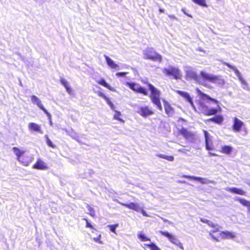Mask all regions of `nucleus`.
<instances>
[{"mask_svg":"<svg viewBox=\"0 0 250 250\" xmlns=\"http://www.w3.org/2000/svg\"><path fill=\"white\" fill-rule=\"evenodd\" d=\"M87 209L89 211L88 214L92 217H93V218L95 217L96 214H95V211L94 209L89 206H87Z\"/></svg>","mask_w":250,"mask_h":250,"instance_id":"32","label":"nucleus"},{"mask_svg":"<svg viewBox=\"0 0 250 250\" xmlns=\"http://www.w3.org/2000/svg\"><path fill=\"white\" fill-rule=\"evenodd\" d=\"M211 239L215 242H219L221 240L233 239L235 237L234 232L229 231H219V228L211 230L209 232Z\"/></svg>","mask_w":250,"mask_h":250,"instance_id":"3","label":"nucleus"},{"mask_svg":"<svg viewBox=\"0 0 250 250\" xmlns=\"http://www.w3.org/2000/svg\"><path fill=\"white\" fill-rule=\"evenodd\" d=\"M96 82L98 84L106 87L111 91H113L114 90L113 88L108 84L104 79H101V80L97 81Z\"/></svg>","mask_w":250,"mask_h":250,"instance_id":"23","label":"nucleus"},{"mask_svg":"<svg viewBox=\"0 0 250 250\" xmlns=\"http://www.w3.org/2000/svg\"><path fill=\"white\" fill-rule=\"evenodd\" d=\"M101 234H99L97 237L93 238V240L96 242H97L100 244H103V242L102 241H101Z\"/></svg>","mask_w":250,"mask_h":250,"instance_id":"37","label":"nucleus"},{"mask_svg":"<svg viewBox=\"0 0 250 250\" xmlns=\"http://www.w3.org/2000/svg\"><path fill=\"white\" fill-rule=\"evenodd\" d=\"M121 114L120 112H119L118 111H115V114L114 115V119L119 121V122H120L121 123H124L125 121L124 120H123L121 118Z\"/></svg>","mask_w":250,"mask_h":250,"instance_id":"30","label":"nucleus"},{"mask_svg":"<svg viewBox=\"0 0 250 250\" xmlns=\"http://www.w3.org/2000/svg\"><path fill=\"white\" fill-rule=\"evenodd\" d=\"M46 142L47 145L51 148H54L56 147V146L53 144L51 141L49 139V138L46 136Z\"/></svg>","mask_w":250,"mask_h":250,"instance_id":"36","label":"nucleus"},{"mask_svg":"<svg viewBox=\"0 0 250 250\" xmlns=\"http://www.w3.org/2000/svg\"><path fill=\"white\" fill-rule=\"evenodd\" d=\"M118 227V224L110 225L108 226L110 230L112 232L116 233V229Z\"/></svg>","mask_w":250,"mask_h":250,"instance_id":"35","label":"nucleus"},{"mask_svg":"<svg viewBox=\"0 0 250 250\" xmlns=\"http://www.w3.org/2000/svg\"><path fill=\"white\" fill-rule=\"evenodd\" d=\"M121 205L124 206L125 207L132 209L133 210H135L136 211L139 212L140 210V207L138 204L135 203L133 202H131L129 203H120Z\"/></svg>","mask_w":250,"mask_h":250,"instance_id":"16","label":"nucleus"},{"mask_svg":"<svg viewBox=\"0 0 250 250\" xmlns=\"http://www.w3.org/2000/svg\"><path fill=\"white\" fill-rule=\"evenodd\" d=\"M14 153L17 156V160L24 166H28L31 162V158L29 156L24 155L25 151L21 150L17 147L12 148Z\"/></svg>","mask_w":250,"mask_h":250,"instance_id":"5","label":"nucleus"},{"mask_svg":"<svg viewBox=\"0 0 250 250\" xmlns=\"http://www.w3.org/2000/svg\"><path fill=\"white\" fill-rule=\"evenodd\" d=\"M140 211H141V212L142 213V214H143V216H146V217L149 216V215L146 213V212L144 209L141 208H140Z\"/></svg>","mask_w":250,"mask_h":250,"instance_id":"42","label":"nucleus"},{"mask_svg":"<svg viewBox=\"0 0 250 250\" xmlns=\"http://www.w3.org/2000/svg\"><path fill=\"white\" fill-rule=\"evenodd\" d=\"M241 205L248 208H250V201L243 198H238L237 199Z\"/></svg>","mask_w":250,"mask_h":250,"instance_id":"27","label":"nucleus"},{"mask_svg":"<svg viewBox=\"0 0 250 250\" xmlns=\"http://www.w3.org/2000/svg\"><path fill=\"white\" fill-rule=\"evenodd\" d=\"M157 156L160 158L165 159L168 161H173L174 158L172 156H167L164 154H159L157 155Z\"/></svg>","mask_w":250,"mask_h":250,"instance_id":"29","label":"nucleus"},{"mask_svg":"<svg viewBox=\"0 0 250 250\" xmlns=\"http://www.w3.org/2000/svg\"><path fill=\"white\" fill-rule=\"evenodd\" d=\"M243 128H245V124L243 122L237 117L233 118L232 129L234 132H240Z\"/></svg>","mask_w":250,"mask_h":250,"instance_id":"12","label":"nucleus"},{"mask_svg":"<svg viewBox=\"0 0 250 250\" xmlns=\"http://www.w3.org/2000/svg\"><path fill=\"white\" fill-rule=\"evenodd\" d=\"M229 192L240 195H246V192L243 189L237 188H229L227 189Z\"/></svg>","mask_w":250,"mask_h":250,"instance_id":"19","label":"nucleus"},{"mask_svg":"<svg viewBox=\"0 0 250 250\" xmlns=\"http://www.w3.org/2000/svg\"><path fill=\"white\" fill-rule=\"evenodd\" d=\"M164 106L166 113L168 116H171L174 112V110L171 104L168 102L164 101Z\"/></svg>","mask_w":250,"mask_h":250,"instance_id":"18","label":"nucleus"},{"mask_svg":"<svg viewBox=\"0 0 250 250\" xmlns=\"http://www.w3.org/2000/svg\"><path fill=\"white\" fill-rule=\"evenodd\" d=\"M126 85L128 86L130 89L132 90L134 92L140 94H142L144 95H147L148 92L147 90L141 86H139L138 84H136L133 82H127Z\"/></svg>","mask_w":250,"mask_h":250,"instance_id":"8","label":"nucleus"},{"mask_svg":"<svg viewBox=\"0 0 250 250\" xmlns=\"http://www.w3.org/2000/svg\"><path fill=\"white\" fill-rule=\"evenodd\" d=\"M144 58L153 62H162V56L156 52L153 48H148L144 52Z\"/></svg>","mask_w":250,"mask_h":250,"instance_id":"7","label":"nucleus"},{"mask_svg":"<svg viewBox=\"0 0 250 250\" xmlns=\"http://www.w3.org/2000/svg\"><path fill=\"white\" fill-rule=\"evenodd\" d=\"M96 93L98 96L103 98L112 109H114V106L113 103L111 102L110 100L108 97H107L103 92L98 91Z\"/></svg>","mask_w":250,"mask_h":250,"instance_id":"21","label":"nucleus"},{"mask_svg":"<svg viewBox=\"0 0 250 250\" xmlns=\"http://www.w3.org/2000/svg\"><path fill=\"white\" fill-rule=\"evenodd\" d=\"M168 17L170 18V19H176L175 17L174 16V15H169Z\"/></svg>","mask_w":250,"mask_h":250,"instance_id":"44","label":"nucleus"},{"mask_svg":"<svg viewBox=\"0 0 250 250\" xmlns=\"http://www.w3.org/2000/svg\"><path fill=\"white\" fill-rule=\"evenodd\" d=\"M163 73L167 76H172L176 80H181L182 78V74L181 70L176 67L169 66L168 68H164L163 69Z\"/></svg>","mask_w":250,"mask_h":250,"instance_id":"6","label":"nucleus"},{"mask_svg":"<svg viewBox=\"0 0 250 250\" xmlns=\"http://www.w3.org/2000/svg\"><path fill=\"white\" fill-rule=\"evenodd\" d=\"M191 77L195 81H198L199 79V77L196 73L192 72L191 73Z\"/></svg>","mask_w":250,"mask_h":250,"instance_id":"39","label":"nucleus"},{"mask_svg":"<svg viewBox=\"0 0 250 250\" xmlns=\"http://www.w3.org/2000/svg\"><path fill=\"white\" fill-rule=\"evenodd\" d=\"M232 151V147L230 146H224L221 148V152L226 154H229Z\"/></svg>","mask_w":250,"mask_h":250,"instance_id":"25","label":"nucleus"},{"mask_svg":"<svg viewBox=\"0 0 250 250\" xmlns=\"http://www.w3.org/2000/svg\"><path fill=\"white\" fill-rule=\"evenodd\" d=\"M200 76L204 81L214 83L220 87H224L226 83L225 79L221 75L209 74L202 71L200 72Z\"/></svg>","mask_w":250,"mask_h":250,"instance_id":"4","label":"nucleus"},{"mask_svg":"<svg viewBox=\"0 0 250 250\" xmlns=\"http://www.w3.org/2000/svg\"><path fill=\"white\" fill-rule=\"evenodd\" d=\"M159 11H160V12L164 13V11H165V10H164V9L160 8V9H159Z\"/></svg>","mask_w":250,"mask_h":250,"instance_id":"45","label":"nucleus"},{"mask_svg":"<svg viewBox=\"0 0 250 250\" xmlns=\"http://www.w3.org/2000/svg\"><path fill=\"white\" fill-rule=\"evenodd\" d=\"M197 91L202 99L196 101L199 112L202 113L206 116L215 115L208 119L207 121L213 122L219 125H222L224 121L223 116L221 115H215L220 111L221 109L219 105H218L219 101L202 92L199 89H197Z\"/></svg>","mask_w":250,"mask_h":250,"instance_id":"1","label":"nucleus"},{"mask_svg":"<svg viewBox=\"0 0 250 250\" xmlns=\"http://www.w3.org/2000/svg\"><path fill=\"white\" fill-rule=\"evenodd\" d=\"M179 133L186 139H191L194 137V134L192 132L188 131L187 128L184 127H182L179 131Z\"/></svg>","mask_w":250,"mask_h":250,"instance_id":"17","label":"nucleus"},{"mask_svg":"<svg viewBox=\"0 0 250 250\" xmlns=\"http://www.w3.org/2000/svg\"><path fill=\"white\" fill-rule=\"evenodd\" d=\"M144 83L147 85L150 91L149 97L151 102L156 106L159 110L161 111L163 107L161 103V91L146 81L144 82Z\"/></svg>","mask_w":250,"mask_h":250,"instance_id":"2","label":"nucleus"},{"mask_svg":"<svg viewBox=\"0 0 250 250\" xmlns=\"http://www.w3.org/2000/svg\"><path fill=\"white\" fill-rule=\"evenodd\" d=\"M137 112L140 116L144 118H146L154 114V110L147 105L140 106Z\"/></svg>","mask_w":250,"mask_h":250,"instance_id":"9","label":"nucleus"},{"mask_svg":"<svg viewBox=\"0 0 250 250\" xmlns=\"http://www.w3.org/2000/svg\"><path fill=\"white\" fill-rule=\"evenodd\" d=\"M145 246L149 248L150 250H160V249L154 243L146 244Z\"/></svg>","mask_w":250,"mask_h":250,"instance_id":"31","label":"nucleus"},{"mask_svg":"<svg viewBox=\"0 0 250 250\" xmlns=\"http://www.w3.org/2000/svg\"><path fill=\"white\" fill-rule=\"evenodd\" d=\"M204 134L205 138L206 148L208 150L213 149L212 143L209 142V135L208 131L204 130Z\"/></svg>","mask_w":250,"mask_h":250,"instance_id":"20","label":"nucleus"},{"mask_svg":"<svg viewBox=\"0 0 250 250\" xmlns=\"http://www.w3.org/2000/svg\"><path fill=\"white\" fill-rule=\"evenodd\" d=\"M176 92L179 95L185 98L190 104V105L194 109V110H196L195 105L194 104L192 98L190 97L189 94L188 92L182 91L180 90H177Z\"/></svg>","mask_w":250,"mask_h":250,"instance_id":"15","label":"nucleus"},{"mask_svg":"<svg viewBox=\"0 0 250 250\" xmlns=\"http://www.w3.org/2000/svg\"><path fill=\"white\" fill-rule=\"evenodd\" d=\"M159 232L162 235L167 238V239L172 243L176 245L182 250H184V247L182 244L179 242L173 235L170 234L167 231H160Z\"/></svg>","mask_w":250,"mask_h":250,"instance_id":"10","label":"nucleus"},{"mask_svg":"<svg viewBox=\"0 0 250 250\" xmlns=\"http://www.w3.org/2000/svg\"><path fill=\"white\" fill-rule=\"evenodd\" d=\"M200 220L201 222H202L203 223H206V224H207L208 225L209 224V223L210 222L209 220H208L207 219H205V218H201L200 219Z\"/></svg>","mask_w":250,"mask_h":250,"instance_id":"41","label":"nucleus"},{"mask_svg":"<svg viewBox=\"0 0 250 250\" xmlns=\"http://www.w3.org/2000/svg\"><path fill=\"white\" fill-rule=\"evenodd\" d=\"M222 63L223 65L227 66L228 67L230 68L234 71L235 75L237 76L239 81L242 84L246 86H248V83L245 81V80L242 77L240 72H239V71L236 68V66L232 65L230 63L227 62H223Z\"/></svg>","mask_w":250,"mask_h":250,"instance_id":"11","label":"nucleus"},{"mask_svg":"<svg viewBox=\"0 0 250 250\" xmlns=\"http://www.w3.org/2000/svg\"><path fill=\"white\" fill-rule=\"evenodd\" d=\"M83 220H84L86 222L85 227L87 228H89L90 229H94V227L92 225H91L88 221V220L86 218H83Z\"/></svg>","mask_w":250,"mask_h":250,"instance_id":"38","label":"nucleus"},{"mask_svg":"<svg viewBox=\"0 0 250 250\" xmlns=\"http://www.w3.org/2000/svg\"><path fill=\"white\" fill-rule=\"evenodd\" d=\"M105 59L106 60V63L109 67H110L111 69H116L119 66L116 64L114 62L111 60L109 57L107 56H104Z\"/></svg>","mask_w":250,"mask_h":250,"instance_id":"22","label":"nucleus"},{"mask_svg":"<svg viewBox=\"0 0 250 250\" xmlns=\"http://www.w3.org/2000/svg\"><path fill=\"white\" fill-rule=\"evenodd\" d=\"M60 82L66 88L67 91L69 93H71L72 92V89L70 87L68 83L64 78H61L60 79Z\"/></svg>","mask_w":250,"mask_h":250,"instance_id":"26","label":"nucleus"},{"mask_svg":"<svg viewBox=\"0 0 250 250\" xmlns=\"http://www.w3.org/2000/svg\"><path fill=\"white\" fill-rule=\"evenodd\" d=\"M126 73L119 72L117 73V75L118 76H124L125 75Z\"/></svg>","mask_w":250,"mask_h":250,"instance_id":"43","label":"nucleus"},{"mask_svg":"<svg viewBox=\"0 0 250 250\" xmlns=\"http://www.w3.org/2000/svg\"><path fill=\"white\" fill-rule=\"evenodd\" d=\"M182 177L188 179L189 180H194L199 181L202 179V178L200 177H194V176H190V175H184Z\"/></svg>","mask_w":250,"mask_h":250,"instance_id":"34","label":"nucleus"},{"mask_svg":"<svg viewBox=\"0 0 250 250\" xmlns=\"http://www.w3.org/2000/svg\"><path fill=\"white\" fill-rule=\"evenodd\" d=\"M213 156H216L217 155L215 153H213V154H211Z\"/></svg>","mask_w":250,"mask_h":250,"instance_id":"46","label":"nucleus"},{"mask_svg":"<svg viewBox=\"0 0 250 250\" xmlns=\"http://www.w3.org/2000/svg\"><path fill=\"white\" fill-rule=\"evenodd\" d=\"M138 238L140 239V240L142 241H150V239L149 238L146 237L143 233H139L138 235Z\"/></svg>","mask_w":250,"mask_h":250,"instance_id":"33","label":"nucleus"},{"mask_svg":"<svg viewBox=\"0 0 250 250\" xmlns=\"http://www.w3.org/2000/svg\"><path fill=\"white\" fill-rule=\"evenodd\" d=\"M192 1L195 4L200 5L202 7H207L208 5L206 3V0H192Z\"/></svg>","mask_w":250,"mask_h":250,"instance_id":"28","label":"nucleus"},{"mask_svg":"<svg viewBox=\"0 0 250 250\" xmlns=\"http://www.w3.org/2000/svg\"><path fill=\"white\" fill-rule=\"evenodd\" d=\"M34 169L39 170H46L48 168L47 164L40 159H37L36 162L33 165Z\"/></svg>","mask_w":250,"mask_h":250,"instance_id":"14","label":"nucleus"},{"mask_svg":"<svg viewBox=\"0 0 250 250\" xmlns=\"http://www.w3.org/2000/svg\"><path fill=\"white\" fill-rule=\"evenodd\" d=\"M208 225L211 227V228H212L214 229H215L216 228H219V226L217 225H215L212 222L210 221L209 222V224H208Z\"/></svg>","mask_w":250,"mask_h":250,"instance_id":"40","label":"nucleus"},{"mask_svg":"<svg viewBox=\"0 0 250 250\" xmlns=\"http://www.w3.org/2000/svg\"><path fill=\"white\" fill-rule=\"evenodd\" d=\"M29 128L30 129L33 130L34 131L42 133L40 126L36 123H30L29 124Z\"/></svg>","mask_w":250,"mask_h":250,"instance_id":"24","label":"nucleus"},{"mask_svg":"<svg viewBox=\"0 0 250 250\" xmlns=\"http://www.w3.org/2000/svg\"><path fill=\"white\" fill-rule=\"evenodd\" d=\"M31 101L33 103L36 104L38 106V107L42 109L46 114V115L50 117L51 115L47 111V110L43 107L41 101L40 100V99L36 96L32 95L31 97Z\"/></svg>","mask_w":250,"mask_h":250,"instance_id":"13","label":"nucleus"}]
</instances>
